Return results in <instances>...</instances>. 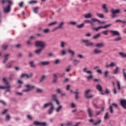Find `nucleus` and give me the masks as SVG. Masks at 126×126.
I'll return each mask as SVG.
<instances>
[{"instance_id": "nucleus-33", "label": "nucleus", "mask_w": 126, "mask_h": 126, "mask_svg": "<svg viewBox=\"0 0 126 126\" xmlns=\"http://www.w3.org/2000/svg\"><path fill=\"white\" fill-rule=\"evenodd\" d=\"M96 16H98L100 18H104V14L100 13H96Z\"/></svg>"}, {"instance_id": "nucleus-37", "label": "nucleus", "mask_w": 126, "mask_h": 126, "mask_svg": "<svg viewBox=\"0 0 126 126\" xmlns=\"http://www.w3.org/2000/svg\"><path fill=\"white\" fill-rule=\"evenodd\" d=\"M120 55L122 57V58H126V54H125L124 53L122 52H120L119 53Z\"/></svg>"}, {"instance_id": "nucleus-58", "label": "nucleus", "mask_w": 126, "mask_h": 126, "mask_svg": "<svg viewBox=\"0 0 126 126\" xmlns=\"http://www.w3.org/2000/svg\"><path fill=\"white\" fill-rule=\"evenodd\" d=\"M7 112V109H5L3 112L2 113V115H4Z\"/></svg>"}, {"instance_id": "nucleus-59", "label": "nucleus", "mask_w": 126, "mask_h": 126, "mask_svg": "<svg viewBox=\"0 0 126 126\" xmlns=\"http://www.w3.org/2000/svg\"><path fill=\"white\" fill-rule=\"evenodd\" d=\"M85 36L86 37H90V36H91V33H87L85 34Z\"/></svg>"}, {"instance_id": "nucleus-17", "label": "nucleus", "mask_w": 126, "mask_h": 126, "mask_svg": "<svg viewBox=\"0 0 126 126\" xmlns=\"http://www.w3.org/2000/svg\"><path fill=\"white\" fill-rule=\"evenodd\" d=\"M104 46V43H103V42H101L100 43H97L96 44V45L95 46V47H97V48H102Z\"/></svg>"}, {"instance_id": "nucleus-38", "label": "nucleus", "mask_w": 126, "mask_h": 126, "mask_svg": "<svg viewBox=\"0 0 126 126\" xmlns=\"http://www.w3.org/2000/svg\"><path fill=\"white\" fill-rule=\"evenodd\" d=\"M57 24H58V22H54L53 23H51L49 24L48 26H54V25H56Z\"/></svg>"}, {"instance_id": "nucleus-57", "label": "nucleus", "mask_w": 126, "mask_h": 126, "mask_svg": "<svg viewBox=\"0 0 126 126\" xmlns=\"http://www.w3.org/2000/svg\"><path fill=\"white\" fill-rule=\"evenodd\" d=\"M110 110L111 113L112 114L113 113V110L112 106H110Z\"/></svg>"}, {"instance_id": "nucleus-61", "label": "nucleus", "mask_w": 126, "mask_h": 126, "mask_svg": "<svg viewBox=\"0 0 126 126\" xmlns=\"http://www.w3.org/2000/svg\"><path fill=\"white\" fill-rule=\"evenodd\" d=\"M123 76H124V79L126 80V73L125 71L123 72Z\"/></svg>"}, {"instance_id": "nucleus-11", "label": "nucleus", "mask_w": 126, "mask_h": 126, "mask_svg": "<svg viewBox=\"0 0 126 126\" xmlns=\"http://www.w3.org/2000/svg\"><path fill=\"white\" fill-rule=\"evenodd\" d=\"M52 98L53 99V100L55 101L58 105H60V102H59V100L57 99V96L55 94H53L52 95Z\"/></svg>"}, {"instance_id": "nucleus-51", "label": "nucleus", "mask_w": 126, "mask_h": 126, "mask_svg": "<svg viewBox=\"0 0 126 126\" xmlns=\"http://www.w3.org/2000/svg\"><path fill=\"white\" fill-rule=\"evenodd\" d=\"M117 83H118V90H120L121 89L120 83V82L119 81H118Z\"/></svg>"}, {"instance_id": "nucleus-44", "label": "nucleus", "mask_w": 126, "mask_h": 126, "mask_svg": "<svg viewBox=\"0 0 126 126\" xmlns=\"http://www.w3.org/2000/svg\"><path fill=\"white\" fill-rule=\"evenodd\" d=\"M108 30H107V31H103L101 33L104 34V35H107V33H108Z\"/></svg>"}, {"instance_id": "nucleus-63", "label": "nucleus", "mask_w": 126, "mask_h": 126, "mask_svg": "<svg viewBox=\"0 0 126 126\" xmlns=\"http://www.w3.org/2000/svg\"><path fill=\"white\" fill-rule=\"evenodd\" d=\"M78 57L80 59H82L83 58V56L82 55H79L78 56Z\"/></svg>"}, {"instance_id": "nucleus-29", "label": "nucleus", "mask_w": 126, "mask_h": 126, "mask_svg": "<svg viewBox=\"0 0 126 126\" xmlns=\"http://www.w3.org/2000/svg\"><path fill=\"white\" fill-rule=\"evenodd\" d=\"M122 40V38L121 37V36H119L118 37L115 38L114 39V41H120Z\"/></svg>"}, {"instance_id": "nucleus-3", "label": "nucleus", "mask_w": 126, "mask_h": 126, "mask_svg": "<svg viewBox=\"0 0 126 126\" xmlns=\"http://www.w3.org/2000/svg\"><path fill=\"white\" fill-rule=\"evenodd\" d=\"M83 71L84 73H86L87 74H88L90 75L88 77H87L88 80H90V79L93 78V74H92V71L91 70H88V68L87 67H85L83 69Z\"/></svg>"}, {"instance_id": "nucleus-53", "label": "nucleus", "mask_w": 126, "mask_h": 126, "mask_svg": "<svg viewBox=\"0 0 126 126\" xmlns=\"http://www.w3.org/2000/svg\"><path fill=\"white\" fill-rule=\"evenodd\" d=\"M108 113L107 112L106 114H105V117H104V119L105 120H107L108 119Z\"/></svg>"}, {"instance_id": "nucleus-27", "label": "nucleus", "mask_w": 126, "mask_h": 126, "mask_svg": "<svg viewBox=\"0 0 126 126\" xmlns=\"http://www.w3.org/2000/svg\"><path fill=\"white\" fill-rule=\"evenodd\" d=\"M11 88V86H6V87H2V86H0V89H9Z\"/></svg>"}, {"instance_id": "nucleus-2", "label": "nucleus", "mask_w": 126, "mask_h": 126, "mask_svg": "<svg viewBox=\"0 0 126 126\" xmlns=\"http://www.w3.org/2000/svg\"><path fill=\"white\" fill-rule=\"evenodd\" d=\"M1 3L3 4H4L5 3L9 4L6 8H3V12L4 13H9L11 11V5L12 4V2L8 0H2Z\"/></svg>"}, {"instance_id": "nucleus-21", "label": "nucleus", "mask_w": 126, "mask_h": 126, "mask_svg": "<svg viewBox=\"0 0 126 126\" xmlns=\"http://www.w3.org/2000/svg\"><path fill=\"white\" fill-rule=\"evenodd\" d=\"M102 52V51L101 50H99L98 49H95L94 51V54H99L101 53Z\"/></svg>"}, {"instance_id": "nucleus-24", "label": "nucleus", "mask_w": 126, "mask_h": 126, "mask_svg": "<svg viewBox=\"0 0 126 126\" xmlns=\"http://www.w3.org/2000/svg\"><path fill=\"white\" fill-rule=\"evenodd\" d=\"M115 64L114 63L112 62L110 64L106 65V68H109L110 67H114Z\"/></svg>"}, {"instance_id": "nucleus-13", "label": "nucleus", "mask_w": 126, "mask_h": 126, "mask_svg": "<svg viewBox=\"0 0 126 126\" xmlns=\"http://www.w3.org/2000/svg\"><path fill=\"white\" fill-rule=\"evenodd\" d=\"M110 32L111 33H112V34L114 35V36H119L120 35V33L118 31H110Z\"/></svg>"}, {"instance_id": "nucleus-32", "label": "nucleus", "mask_w": 126, "mask_h": 126, "mask_svg": "<svg viewBox=\"0 0 126 126\" xmlns=\"http://www.w3.org/2000/svg\"><path fill=\"white\" fill-rule=\"evenodd\" d=\"M118 73H119V67L117 66L116 68L114 70L113 73L114 74H117Z\"/></svg>"}, {"instance_id": "nucleus-45", "label": "nucleus", "mask_w": 126, "mask_h": 126, "mask_svg": "<svg viewBox=\"0 0 126 126\" xmlns=\"http://www.w3.org/2000/svg\"><path fill=\"white\" fill-rule=\"evenodd\" d=\"M3 82H5L6 85H8V82L6 80L5 78H3L2 79Z\"/></svg>"}, {"instance_id": "nucleus-1", "label": "nucleus", "mask_w": 126, "mask_h": 126, "mask_svg": "<svg viewBox=\"0 0 126 126\" xmlns=\"http://www.w3.org/2000/svg\"><path fill=\"white\" fill-rule=\"evenodd\" d=\"M46 45V43L44 41H36L35 42V47H40L41 49L35 51V53L37 55L40 54L42 51V49L45 48Z\"/></svg>"}, {"instance_id": "nucleus-16", "label": "nucleus", "mask_w": 126, "mask_h": 126, "mask_svg": "<svg viewBox=\"0 0 126 126\" xmlns=\"http://www.w3.org/2000/svg\"><path fill=\"white\" fill-rule=\"evenodd\" d=\"M9 56H10L9 54H7V55L4 56V59L3 60V63H6L7 62V61L8 60Z\"/></svg>"}, {"instance_id": "nucleus-41", "label": "nucleus", "mask_w": 126, "mask_h": 126, "mask_svg": "<svg viewBox=\"0 0 126 126\" xmlns=\"http://www.w3.org/2000/svg\"><path fill=\"white\" fill-rule=\"evenodd\" d=\"M101 120H99L98 121H97V122L94 123V126L99 125H100V124L101 123Z\"/></svg>"}, {"instance_id": "nucleus-56", "label": "nucleus", "mask_w": 126, "mask_h": 126, "mask_svg": "<svg viewBox=\"0 0 126 126\" xmlns=\"http://www.w3.org/2000/svg\"><path fill=\"white\" fill-rule=\"evenodd\" d=\"M109 72L108 71H106L104 72V76L106 78L107 77V74H108Z\"/></svg>"}, {"instance_id": "nucleus-55", "label": "nucleus", "mask_w": 126, "mask_h": 126, "mask_svg": "<svg viewBox=\"0 0 126 126\" xmlns=\"http://www.w3.org/2000/svg\"><path fill=\"white\" fill-rule=\"evenodd\" d=\"M59 29H60L59 28V27H55L54 29H53V32H55V31H57L58 30H59Z\"/></svg>"}, {"instance_id": "nucleus-10", "label": "nucleus", "mask_w": 126, "mask_h": 126, "mask_svg": "<svg viewBox=\"0 0 126 126\" xmlns=\"http://www.w3.org/2000/svg\"><path fill=\"white\" fill-rule=\"evenodd\" d=\"M91 91L90 90H87L85 92V97L86 98L89 99V98H91L94 97L93 95H91L90 96H88V94H89V93L91 92Z\"/></svg>"}, {"instance_id": "nucleus-25", "label": "nucleus", "mask_w": 126, "mask_h": 126, "mask_svg": "<svg viewBox=\"0 0 126 126\" xmlns=\"http://www.w3.org/2000/svg\"><path fill=\"white\" fill-rule=\"evenodd\" d=\"M92 17V15L91 13H88L84 15V17L86 18H90Z\"/></svg>"}, {"instance_id": "nucleus-9", "label": "nucleus", "mask_w": 126, "mask_h": 126, "mask_svg": "<svg viewBox=\"0 0 126 126\" xmlns=\"http://www.w3.org/2000/svg\"><path fill=\"white\" fill-rule=\"evenodd\" d=\"M32 76H33L32 73H31L29 75H28L27 74L23 73V74H22V75L21 76V78H27L29 79V78H31Z\"/></svg>"}, {"instance_id": "nucleus-52", "label": "nucleus", "mask_w": 126, "mask_h": 126, "mask_svg": "<svg viewBox=\"0 0 126 126\" xmlns=\"http://www.w3.org/2000/svg\"><path fill=\"white\" fill-rule=\"evenodd\" d=\"M48 106H51V107H54V105L53 103L52 102L48 103Z\"/></svg>"}, {"instance_id": "nucleus-34", "label": "nucleus", "mask_w": 126, "mask_h": 126, "mask_svg": "<svg viewBox=\"0 0 126 126\" xmlns=\"http://www.w3.org/2000/svg\"><path fill=\"white\" fill-rule=\"evenodd\" d=\"M100 36V33H98L93 36V39H96L99 38Z\"/></svg>"}, {"instance_id": "nucleus-62", "label": "nucleus", "mask_w": 126, "mask_h": 126, "mask_svg": "<svg viewBox=\"0 0 126 126\" xmlns=\"http://www.w3.org/2000/svg\"><path fill=\"white\" fill-rule=\"evenodd\" d=\"M48 106H49L48 103H46L44 105L43 108H47Z\"/></svg>"}, {"instance_id": "nucleus-42", "label": "nucleus", "mask_w": 126, "mask_h": 126, "mask_svg": "<svg viewBox=\"0 0 126 126\" xmlns=\"http://www.w3.org/2000/svg\"><path fill=\"white\" fill-rule=\"evenodd\" d=\"M50 32V30L49 29H46L43 30V32L45 33H48Z\"/></svg>"}, {"instance_id": "nucleus-35", "label": "nucleus", "mask_w": 126, "mask_h": 126, "mask_svg": "<svg viewBox=\"0 0 126 126\" xmlns=\"http://www.w3.org/2000/svg\"><path fill=\"white\" fill-rule=\"evenodd\" d=\"M45 78H46V76H45V75H43V76L41 77V78L40 79L39 82H40V83L44 82V80H45Z\"/></svg>"}, {"instance_id": "nucleus-50", "label": "nucleus", "mask_w": 126, "mask_h": 126, "mask_svg": "<svg viewBox=\"0 0 126 126\" xmlns=\"http://www.w3.org/2000/svg\"><path fill=\"white\" fill-rule=\"evenodd\" d=\"M70 24L75 26L77 25V22H70Z\"/></svg>"}, {"instance_id": "nucleus-14", "label": "nucleus", "mask_w": 126, "mask_h": 126, "mask_svg": "<svg viewBox=\"0 0 126 126\" xmlns=\"http://www.w3.org/2000/svg\"><path fill=\"white\" fill-rule=\"evenodd\" d=\"M93 110L91 108L88 109V113L90 118H92L93 116Z\"/></svg>"}, {"instance_id": "nucleus-15", "label": "nucleus", "mask_w": 126, "mask_h": 126, "mask_svg": "<svg viewBox=\"0 0 126 126\" xmlns=\"http://www.w3.org/2000/svg\"><path fill=\"white\" fill-rule=\"evenodd\" d=\"M53 76H54V77H53L52 82L53 83H56L58 80V76L57 75V74H53Z\"/></svg>"}, {"instance_id": "nucleus-31", "label": "nucleus", "mask_w": 126, "mask_h": 126, "mask_svg": "<svg viewBox=\"0 0 126 126\" xmlns=\"http://www.w3.org/2000/svg\"><path fill=\"white\" fill-rule=\"evenodd\" d=\"M92 21L93 22H98L99 23H101V21H99L98 19H95V18H92Z\"/></svg>"}, {"instance_id": "nucleus-48", "label": "nucleus", "mask_w": 126, "mask_h": 126, "mask_svg": "<svg viewBox=\"0 0 126 126\" xmlns=\"http://www.w3.org/2000/svg\"><path fill=\"white\" fill-rule=\"evenodd\" d=\"M42 92H43V90L42 89H36V93H42Z\"/></svg>"}, {"instance_id": "nucleus-40", "label": "nucleus", "mask_w": 126, "mask_h": 126, "mask_svg": "<svg viewBox=\"0 0 126 126\" xmlns=\"http://www.w3.org/2000/svg\"><path fill=\"white\" fill-rule=\"evenodd\" d=\"M80 61L77 60H75L73 62V63L74 65H77V64H78V63H79Z\"/></svg>"}, {"instance_id": "nucleus-47", "label": "nucleus", "mask_w": 126, "mask_h": 126, "mask_svg": "<svg viewBox=\"0 0 126 126\" xmlns=\"http://www.w3.org/2000/svg\"><path fill=\"white\" fill-rule=\"evenodd\" d=\"M39 9V7H35L33 9V11L35 13H38V10Z\"/></svg>"}, {"instance_id": "nucleus-5", "label": "nucleus", "mask_w": 126, "mask_h": 126, "mask_svg": "<svg viewBox=\"0 0 126 126\" xmlns=\"http://www.w3.org/2000/svg\"><path fill=\"white\" fill-rule=\"evenodd\" d=\"M33 124L35 126H47V124L46 122H40L39 121H35Z\"/></svg>"}, {"instance_id": "nucleus-30", "label": "nucleus", "mask_w": 126, "mask_h": 126, "mask_svg": "<svg viewBox=\"0 0 126 126\" xmlns=\"http://www.w3.org/2000/svg\"><path fill=\"white\" fill-rule=\"evenodd\" d=\"M64 23L63 22H61L60 24H59L58 27V28L59 29H62L63 28V26L64 25Z\"/></svg>"}, {"instance_id": "nucleus-8", "label": "nucleus", "mask_w": 126, "mask_h": 126, "mask_svg": "<svg viewBox=\"0 0 126 126\" xmlns=\"http://www.w3.org/2000/svg\"><path fill=\"white\" fill-rule=\"evenodd\" d=\"M28 89L23 91V92L27 93L31 91L32 89L34 88V86H30V85H26L25 86Z\"/></svg>"}, {"instance_id": "nucleus-43", "label": "nucleus", "mask_w": 126, "mask_h": 126, "mask_svg": "<svg viewBox=\"0 0 126 126\" xmlns=\"http://www.w3.org/2000/svg\"><path fill=\"white\" fill-rule=\"evenodd\" d=\"M68 52L72 55V56H74L75 55V52L71 51V50H68Z\"/></svg>"}, {"instance_id": "nucleus-18", "label": "nucleus", "mask_w": 126, "mask_h": 126, "mask_svg": "<svg viewBox=\"0 0 126 126\" xmlns=\"http://www.w3.org/2000/svg\"><path fill=\"white\" fill-rule=\"evenodd\" d=\"M50 64V62H41L39 63V64L41 65H48Z\"/></svg>"}, {"instance_id": "nucleus-60", "label": "nucleus", "mask_w": 126, "mask_h": 126, "mask_svg": "<svg viewBox=\"0 0 126 126\" xmlns=\"http://www.w3.org/2000/svg\"><path fill=\"white\" fill-rule=\"evenodd\" d=\"M36 3H37V1H34V0L30 2V4H35Z\"/></svg>"}, {"instance_id": "nucleus-54", "label": "nucleus", "mask_w": 126, "mask_h": 126, "mask_svg": "<svg viewBox=\"0 0 126 126\" xmlns=\"http://www.w3.org/2000/svg\"><path fill=\"white\" fill-rule=\"evenodd\" d=\"M96 72L101 74H102V70L98 69V70H96Z\"/></svg>"}, {"instance_id": "nucleus-28", "label": "nucleus", "mask_w": 126, "mask_h": 126, "mask_svg": "<svg viewBox=\"0 0 126 126\" xmlns=\"http://www.w3.org/2000/svg\"><path fill=\"white\" fill-rule=\"evenodd\" d=\"M62 108H63V106L62 105H59V107L56 109V112L57 113L60 112V111L62 110Z\"/></svg>"}, {"instance_id": "nucleus-19", "label": "nucleus", "mask_w": 126, "mask_h": 126, "mask_svg": "<svg viewBox=\"0 0 126 126\" xmlns=\"http://www.w3.org/2000/svg\"><path fill=\"white\" fill-rule=\"evenodd\" d=\"M54 110H55V107H51L48 111L49 115H51L53 113Z\"/></svg>"}, {"instance_id": "nucleus-39", "label": "nucleus", "mask_w": 126, "mask_h": 126, "mask_svg": "<svg viewBox=\"0 0 126 126\" xmlns=\"http://www.w3.org/2000/svg\"><path fill=\"white\" fill-rule=\"evenodd\" d=\"M8 45H5L4 44L2 46V49H3V50H5L7 49V48L8 47Z\"/></svg>"}, {"instance_id": "nucleus-20", "label": "nucleus", "mask_w": 126, "mask_h": 126, "mask_svg": "<svg viewBox=\"0 0 126 126\" xmlns=\"http://www.w3.org/2000/svg\"><path fill=\"white\" fill-rule=\"evenodd\" d=\"M96 88L100 92H102L103 89L102 88V86L100 85H97Z\"/></svg>"}, {"instance_id": "nucleus-22", "label": "nucleus", "mask_w": 126, "mask_h": 126, "mask_svg": "<svg viewBox=\"0 0 126 126\" xmlns=\"http://www.w3.org/2000/svg\"><path fill=\"white\" fill-rule=\"evenodd\" d=\"M106 5L105 4H104L102 5V8L104 10V12L105 13H108V10L106 7Z\"/></svg>"}, {"instance_id": "nucleus-12", "label": "nucleus", "mask_w": 126, "mask_h": 126, "mask_svg": "<svg viewBox=\"0 0 126 126\" xmlns=\"http://www.w3.org/2000/svg\"><path fill=\"white\" fill-rule=\"evenodd\" d=\"M121 106L124 108V109H126V99H122L121 100Z\"/></svg>"}, {"instance_id": "nucleus-6", "label": "nucleus", "mask_w": 126, "mask_h": 126, "mask_svg": "<svg viewBox=\"0 0 126 126\" xmlns=\"http://www.w3.org/2000/svg\"><path fill=\"white\" fill-rule=\"evenodd\" d=\"M83 43H84L86 47H94V43L90 42V40H83Z\"/></svg>"}, {"instance_id": "nucleus-7", "label": "nucleus", "mask_w": 126, "mask_h": 126, "mask_svg": "<svg viewBox=\"0 0 126 126\" xmlns=\"http://www.w3.org/2000/svg\"><path fill=\"white\" fill-rule=\"evenodd\" d=\"M111 26V24H109V25H105L104 26H100V27H98L96 28H94V30L96 32H98L101 29H105L107 28L108 27H110Z\"/></svg>"}, {"instance_id": "nucleus-64", "label": "nucleus", "mask_w": 126, "mask_h": 126, "mask_svg": "<svg viewBox=\"0 0 126 126\" xmlns=\"http://www.w3.org/2000/svg\"><path fill=\"white\" fill-rule=\"evenodd\" d=\"M61 53L63 55H64L66 53L65 51L63 50V51L61 52Z\"/></svg>"}, {"instance_id": "nucleus-23", "label": "nucleus", "mask_w": 126, "mask_h": 126, "mask_svg": "<svg viewBox=\"0 0 126 126\" xmlns=\"http://www.w3.org/2000/svg\"><path fill=\"white\" fill-rule=\"evenodd\" d=\"M29 64L31 67L32 68H35L36 65L34 64V62L31 61L30 62Z\"/></svg>"}, {"instance_id": "nucleus-26", "label": "nucleus", "mask_w": 126, "mask_h": 126, "mask_svg": "<svg viewBox=\"0 0 126 126\" xmlns=\"http://www.w3.org/2000/svg\"><path fill=\"white\" fill-rule=\"evenodd\" d=\"M84 27V23H82L80 25H77V28L78 29H82Z\"/></svg>"}, {"instance_id": "nucleus-36", "label": "nucleus", "mask_w": 126, "mask_h": 126, "mask_svg": "<svg viewBox=\"0 0 126 126\" xmlns=\"http://www.w3.org/2000/svg\"><path fill=\"white\" fill-rule=\"evenodd\" d=\"M65 44H66V43L65 42H64V41H61V44H60V47H61L62 48H64V45Z\"/></svg>"}, {"instance_id": "nucleus-4", "label": "nucleus", "mask_w": 126, "mask_h": 126, "mask_svg": "<svg viewBox=\"0 0 126 126\" xmlns=\"http://www.w3.org/2000/svg\"><path fill=\"white\" fill-rule=\"evenodd\" d=\"M111 12L112 14V18H115L117 17L118 16L116 15V14H119L120 13L121 10L120 9H116V10H114V9H112L111 10Z\"/></svg>"}, {"instance_id": "nucleus-49", "label": "nucleus", "mask_w": 126, "mask_h": 126, "mask_svg": "<svg viewBox=\"0 0 126 126\" xmlns=\"http://www.w3.org/2000/svg\"><path fill=\"white\" fill-rule=\"evenodd\" d=\"M6 120L7 121H9L10 120V116H9V115H7L6 117Z\"/></svg>"}, {"instance_id": "nucleus-46", "label": "nucleus", "mask_w": 126, "mask_h": 126, "mask_svg": "<svg viewBox=\"0 0 126 126\" xmlns=\"http://www.w3.org/2000/svg\"><path fill=\"white\" fill-rule=\"evenodd\" d=\"M101 113H102V111H96V112H95V114H96V116H99V115H100V114H101Z\"/></svg>"}]
</instances>
